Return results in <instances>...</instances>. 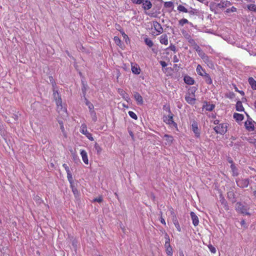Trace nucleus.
<instances>
[{"label":"nucleus","mask_w":256,"mask_h":256,"mask_svg":"<svg viewBox=\"0 0 256 256\" xmlns=\"http://www.w3.org/2000/svg\"><path fill=\"white\" fill-rule=\"evenodd\" d=\"M228 124L226 123H222L214 127V129L216 134L224 135L226 132Z\"/></svg>","instance_id":"f257e3e1"},{"label":"nucleus","mask_w":256,"mask_h":256,"mask_svg":"<svg viewBox=\"0 0 256 256\" xmlns=\"http://www.w3.org/2000/svg\"><path fill=\"white\" fill-rule=\"evenodd\" d=\"M236 182L237 186L241 188H246L248 187L250 180L248 178H236Z\"/></svg>","instance_id":"f03ea898"},{"label":"nucleus","mask_w":256,"mask_h":256,"mask_svg":"<svg viewBox=\"0 0 256 256\" xmlns=\"http://www.w3.org/2000/svg\"><path fill=\"white\" fill-rule=\"evenodd\" d=\"M174 114L171 112L168 114V116H164L163 117V120L169 125L172 126L174 127L177 126V124L173 120Z\"/></svg>","instance_id":"7ed1b4c3"},{"label":"nucleus","mask_w":256,"mask_h":256,"mask_svg":"<svg viewBox=\"0 0 256 256\" xmlns=\"http://www.w3.org/2000/svg\"><path fill=\"white\" fill-rule=\"evenodd\" d=\"M236 211L243 214L250 215V213L247 212V208L240 202H238L236 204Z\"/></svg>","instance_id":"20e7f679"},{"label":"nucleus","mask_w":256,"mask_h":256,"mask_svg":"<svg viewBox=\"0 0 256 256\" xmlns=\"http://www.w3.org/2000/svg\"><path fill=\"white\" fill-rule=\"evenodd\" d=\"M80 132L82 134L85 135L90 140L93 141L94 140L92 134L88 132L86 124H82Z\"/></svg>","instance_id":"39448f33"},{"label":"nucleus","mask_w":256,"mask_h":256,"mask_svg":"<svg viewBox=\"0 0 256 256\" xmlns=\"http://www.w3.org/2000/svg\"><path fill=\"white\" fill-rule=\"evenodd\" d=\"M227 198L232 204H234L236 202V195L233 188H230L228 192Z\"/></svg>","instance_id":"423d86ee"},{"label":"nucleus","mask_w":256,"mask_h":256,"mask_svg":"<svg viewBox=\"0 0 256 256\" xmlns=\"http://www.w3.org/2000/svg\"><path fill=\"white\" fill-rule=\"evenodd\" d=\"M254 123L252 118H248L244 124L246 129L249 132L253 131L254 129Z\"/></svg>","instance_id":"0eeeda50"},{"label":"nucleus","mask_w":256,"mask_h":256,"mask_svg":"<svg viewBox=\"0 0 256 256\" xmlns=\"http://www.w3.org/2000/svg\"><path fill=\"white\" fill-rule=\"evenodd\" d=\"M153 26L154 30L158 32L156 35L162 34L163 32V28L160 24L156 21L153 22Z\"/></svg>","instance_id":"6e6552de"},{"label":"nucleus","mask_w":256,"mask_h":256,"mask_svg":"<svg viewBox=\"0 0 256 256\" xmlns=\"http://www.w3.org/2000/svg\"><path fill=\"white\" fill-rule=\"evenodd\" d=\"M192 130L196 137H199L200 136V132L198 128V123L194 121L192 124Z\"/></svg>","instance_id":"1a4fd4ad"},{"label":"nucleus","mask_w":256,"mask_h":256,"mask_svg":"<svg viewBox=\"0 0 256 256\" xmlns=\"http://www.w3.org/2000/svg\"><path fill=\"white\" fill-rule=\"evenodd\" d=\"M134 96L138 104H143V98L138 92H134Z\"/></svg>","instance_id":"9d476101"},{"label":"nucleus","mask_w":256,"mask_h":256,"mask_svg":"<svg viewBox=\"0 0 256 256\" xmlns=\"http://www.w3.org/2000/svg\"><path fill=\"white\" fill-rule=\"evenodd\" d=\"M118 92L120 94L122 97L124 99L126 100L128 102L130 100L128 94L126 93L122 89L119 88Z\"/></svg>","instance_id":"9b49d317"},{"label":"nucleus","mask_w":256,"mask_h":256,"mask_svg":"<svg viewBox=\"0 0 256 256\" xmlns=\"http://www.w3.org/2000/svg\"><path fill=\"white\" fill-rule=\"evenodd\" d=\"M190 216L192 220V224L194 226H197L199 224L198 217L196 216L194 212H190Z\"/></svg>","instance_id":"f8f14e48"},{"label":"nucleus","mask_w":256,"mask_h":256,"mask_svg":"<svg viewBox=\"0 0 256 256\" xmlns=\"http://www.w3.org/2000/svg\"><path fill=\"white\" fill-rule=\"evenodd\" d=\"M80 154L84 163L88 164V158L87 152H86V151L84 150H81Z\"/></svg>","instance_id":"ddd939ff"},{"label":"nucleus","mask_w":256,"mask_h":256,"mask_svg":"<svg viewBox=\"0 0 256 256\" xmlns=\"http://www.w3.org/2000/svg\"><path fill=\"white\" fill-rule=\"evenodd\" d=\"M171 213H172V214H174L173 218H172L173 222H174L176 228L177 230L179 232H180L181 231V228L180 227V225L178 223V222L176 216L174 214V212H172Z\"/></svg>","instance_id":"4468645a"},{"label":"nucleus","mask_w":256,"mask_h":256,"mask_svg":"<svg viewBox=\"0 0 256 256\" xmlns=\"http://www.w3.org/2000/svg\"><path fill=\"white\" fill-rule=\"evenodd\" d=\"M220 202L221 204L223 206L224 209L226 210H229V207L228 204V202L224 197L222 196L220 197Z\"/></svg>","instance_id":"2eb2a0df"},{"label":"nucleus","mask_w":256,"mask_h":256,"mask_svg":"<svg viewBox=\"0 0 256 256\" xmlns=\"http://www.w3.org/2000/svg\"><path fill=\"white\" fill-rule=\"evenodd\" d=\"M184 80L186 84L190 85L193 84L194 82V80L188 76H186L184 77Z\"/></svg>","instance_id":"dca6fc26"},{"label":"nucleus","mask_w":256,"mask_h":256,"mask_svg":"<svg viewBox=\"0 0 256 256\" xmlns=\"http://www.w3.org/2000/svg\"><path fill=\"white\" fill-rule=\"evenodd\" d=\"M231 5V4L230 2H222L218 4H216V7L221 8H226Z\"/></svg>","instance_id":"f3484780"},{"label":"nucleus","mask_w":256,"mask_h":256,"mask_svg":"<svg viewBox=\"0 0 256 256\" xmlns=\"http://www.w3.org/2000/svg\"><path fill=\"white\" fill-rule=\"evenodd\" d=\"M186 100L188 103L190 104H194L196 102V98L194 97H191L190 96V94H188V95H186L185 97Z\"/></svg>","instance_id":"a211bd4d"},{"label":"nucleus","mask_w":256,"mask_h":256,"mask_svg":"<svg viewBox=\"0 0 256 256\" xmlns=\"http://www.w3.org/2000/svg\"><path fill=\"white\" fill-rule=\"evenodd\" d=\"M203 76L204 79L207 84H212V80L208 74L206 72L203 74V76Z\"/></svg>","instance_id":"6ab92c4d"},{"label":"nucleus","mask_w":256,"mask_h":256,"mask_svg":"<svg viewBox=\"0 0 256 256\" xmlns=\"http://www.w3.org/2000/svg\"><path fill=\"white\" fill-rule=\"evenodd\" d=\"M143 8L144 10H148L152 8V4L150 0H146L144 2H143Z\"/></svg>","instance_id":"aec40b11"},{"label":"nucleus","mask_w":256,"mask_h":256,"mask_svg":"<svg viewBox=\"0 0 256 256\" xmlns=\"http://www.w3.org/2000/svg\"><path fill=\"white\" fill-rule=\"evenodd\" d=\"M160 42L162 44L167 45L168 44V36L166 34H162L160 38Z\"/></svg>","instance_id":"412c9836"},{"label":"nucleus","mask_w":256,"mask_h":256,"mask_svg":"<svg viewBox=\"0 0 256 256\" xmlns=\"http://www.w3.org/2000/svg\"><path fill=\"white\" fill-rule=\"evenodd\" d=\"M248 82L253 90H256V81L253 78H249Z\"/></svg>","instance_id":"4be33fe9"},{"label":"nucleus","mask_w":256,"mask_h":256,"mask_svg":"<svg viewBox=\"0 0 256 256\" xmlns=\"http://www.w3.org/2000/svg\"><path fill=\"white\" fill-rule=\"evenodd\" d=\"M215 106L212 104H209L207 102L206 103V104H204L203 106V108H206V110L208 111L211 112L212 111L214 108Z\"/></svg>","instance_id":"5701e85b"},{"label":"nucleus","mask_w":256,"mask_h":256,"mask_svg":"<svg viewBox=\"0 0 256 256\" xmlns=\"http://www.w3.org/2000/svg\"><path fill=\"white\" fill-rule=\"evenodd\" d=\"M230 168L232 172V176H238V168H236V166L234 164H231Z\"/></svg>","instance_id":"b1692460"},{"label":"nucleus","mask_w":256,"mask_h":256,"mask_svg":"<svg viewBox=\"0 0 256 256\" xmlns=\"http://www.w3.org/2000/svg\"><path fill=\"white\" fill-rule=\"evenodd\" d=\"M196 72L201 76H203V74L206 72L205 70L202 68V66L200 64H198L197 66Z\"/></svg>","instance_id":"393cba45"},{"label":"nucleus","mask_w":256,"mask_h":256,"mask_svg":"<svg viewBox=\"0 0 256 256\" xmlns=\"http://www.w3.org/2000/svg\"><path fill=\"white\" fill-rule=\"evenodd\" d=\"M236 110L238 112H242L244 110V108L242 106V102L240 100L236 102Z\"/></svg>","instance_id":"a878e982"},{"label":"nucleus","mask_w":256,"mask_h":256,"mask_svg":"<svg viewBox=\"0 0 256 256\" xmlns=\"http://www.w3.org/2000/svg\"><path fill=\"white\" fill-rule=\"evenodd\" d=\"M234 118L237 121L240 122L244 119V116L242 114L234 113Z\"/></svg>","instance_id":"bb28decb"},{"label":"nucleus","mask_w":256,"mask_h":256,"mask_svg":"<svg viewBox=\"0 0 256 256\" xmlns=\"http://www.w3.org/2000/svg\"><path fill=\"white\" fill-rule=\"evenodd\" d=\"M54 98H56V96L58 97V100L56 99V103L57 106H62V101L61 98L59 97L58 93L57 92H54Z\"/></svg>","instance_id":"cd10ccee"},{"label":"nucleus","mask_w":256,"mask_h":256,"mask_svg":"<svg viewBox=\"0 0 256 256\" xmlns=\"http://www.w3.org/2000/svg\"><path fill=\"white\" fill-rule=\"evenodd\" d=\"M132 71L134 74H138L140 73V69L138 66H132Z\"/></svg>","instance_id":"c85d7f7f"},{"label":"nucleus","mask_w":256,"mask_h":256,"mask_svg":"<svg viewBox=\"0 0 256 256\" xmlns=\"http://www.w3.org/2000/svg\"><path fill=\"white\" fill-rule=\"evenodd\" d=\"M90 116H91V118H92V120L94 122H96L97 120V116H96V112H94V110H90Z\"/></svg>","instance_id":"c756f323"},{"label":"nucleus","mask_w":256,"mask_h":256,"mask_svg":"<svg viewBox=\"0 0 256 256\" xmlns=\"http://www.w3.org/2000/svg\"><path fill=\"white\" fill-rule=\"evenodd\" d=\"M66 173H67V175H68L67 177H68V180L70 184V186H72V184H74V180L72 178V176L71 174V172H68Z\"/></svg>","instance_id":"7c9ffc66"},{"label":"nucleus","mask_w":256,"mask_h":256,"mask_svg":"<svg viewBox=\"0 0 256 256\" xmlns=\"http://www.w3.org/2000/svg\"><path fill=\"white\" fill-rule=\"evenodd\" d=\"M165 238H166V240L165 242V244H164V247L165 248H168L169 247H171L170 245V238H169V236H168V235L167 234H165Z\"/></svg>","instance_id":"2f4dec72"},{"label":"nucleus","mask_w":256,"mask_h":256,"mask_svg":"<svg viewBox=\"0 0 256 256\" xmlns=\"http://www.w3.org/2000/svg\"><path fill=\"white\" fill-rule=\"evenodd\" d=\"M164 138H166V140L168 142V144L172 143L173 140V138L171 136L165 134L164 136Z\"/></svg>","instance_id":"473e14b6"},{"label":"nucleus","mask_w":256,"mask_h":256,"mask_svg":"<svg viewBox=\"0 0 256 256\" xmlns=\"http://www.w3.org/2000/svg\"><path fill=\"white\" fill-rule=\"evenodd\" d=\"M144 42L146 45H148L149 47H152L154 45V43L152 40L148 38H146L144 39Z\"/></svg>","instance_id":"72a5a7b5"},{"label":"nucleus","mask_w":256,"mask_h":256,"mask_svg":"<svg viewBox=\"0 0 256 256\" xmlns=\"http://www.w3.org/2000/svg\"><path fill=\"white\" fill-rule=\"evenodd\" d=\"M86 106H88L89 110H92L94 108V106L88 100L86 99Z\"/></svg>","instance_id":"f704fd0d"},{"label":"nucleus","mask_w":256,"mask_h":256,"mask_svg":"<svg viewBox=\"0 0 256 256\" xmlns=\"http://www.w3.org/2000/svg\"><path fill=\"white\" fill-rule=\"evenodd\" d=\"M178 10L180 12H188V10L183 6L180 5L178 7Z\"/></svg>","instance_id":"c9c22d12"},{"label":"nucleus","mask_w":256,"mask_h":256,"mask_svg":"<svg viewBox=\"0 0 256 256\" xmlns=\"http://www.w3.org/2000/svg\"><path fill=\"white\" fill-rule=\"evenodd\" d=\"M200 56L205 62H208L209 61L208 56L207 55H206L204 53H203L202 54H200Z\"/></svg>","instance_id":"e433bc0d"},{"label":"nucleus","mask_w":256,"mask_h":256,"mask_svg":"<svg viewBox=\"0 0 256 256\" xmlns=\"http://www.w3.org/2000/svg\"><path fill=\"white\" fill-rule=\"evenodd\" d=\"M94 148L96 151L97 154H100L102 150L100 146L97 143H96L94 144Z\"/></svg>","instance_id":"4c0bfd02"},{"label":"nucleus","mask_w":256,"mask_h":256,"mask_svg":"<svg viewBox=\"0 0 256 256\" xmlns=\"http://www.w3.org/2000/svg\"><path fill=\"white\" fill-rule=\"evenodd\" d=\"M164 6L165 8H173L174 3L172 2H167L164 3Z\"/></svg>","instance_id":"58836bf2"},{"label":"nucleus","mask_w":256,"mask_h":256,"mask_svg":"<svg viewBox=\"0 0 256 256\" xmlns=\"http://www.w3.org/2000/svg\"><path fill=\"white\" fill-rule=\"evenodd\" d=\"M194 48L198 52L199 54H202L204 53L198 44H195V46H194Z\"/></svg>","instance_id":"ea45409f"},{"label":"nucleus","mask_w":256,"mask_h":256,"mask_svg":"<svg viewBox=\"0 0 256 256\" xmlns=\"http://www.w3.org/2000/svg\"><path fill=\"white\" fill-rule=\"evenodd\" d=\"M178 23L180 25L183 26L184 24L188 23V21L186 18H182L179 20Z\"/></svg>","instance_id":"a19ab883"},{"label":"nucleus","mask_w":256,"mask_h":256,"mask_svg":"<svg viewBox=\"0 0 256 256\" xmlns=\"http://www.w3.org/2000/svg\"><path fill=\"white\" fill-rule=\"evenodd\" d=\"M128 113L129 116L132 118H134V120H137L138 119V116H137L136 114L134 112H133L129 111Z\"/></svg>","instance_id":"79ce46f5"},{"label":"nucleus","mask_w":256,"mask_h":256,"mask_svg":"<svg viewBox=\"0 0 256 256\" xmlns=\"http://www.w3.org/2000/svg\"><path fill=\"white\" fill-rule=\"evenodd\" d=\"M248 8L249 10L256 12V6L253 4H251L248 6Z\"/></svg>","instance_id":"37998d69"},{"label":"nucleus","mask_w":256,"mask_h":256,"mask_svg":"<svg viewBox=\"0 0 256 256\" xmlns=\"http://www.w3.org/2000/svg\"><path fill=\"white\" fill-rule=\"evenodd\" d=\"M103 201V198L102 196H99L98 198H94L92 200L93 202H98L100 203Z\"/></svg>","instance_id":"c03bdc74"},{"label":"nucleus","mask_w":256,"mask_h":256,"mask_svg":"<svg viewBox=\"0 0 256 256\" xmlns=\"http://www.w3.org/2000/svg\"><path fill=\"white\" fill-rule=\"evenodd\" d=\"M166 252L168 256H172V247L166 248Z\"/></svg>","instance_id":"a18cd8bd"},{"label":"nucleus","mask_w":256,"mask_h":256,"mask_svg":"<svg viewBox=\"0 0 256 256\" xmlns=\"http://www.w3.org/2000/svg\"><path fill=\"white\" fill-rule=\"evenodd\" d=\"M114 41L115 43L118 46H120V42H121V40H120V38L118 36H114Z\"/></svg>","instance_id":"49530a36"},{"label":"nucleus","mask_w":256,"mask_h":256,"mask_svg":"<svg viewBox=\"0 0 256 256\" xmlns=\"http://www.w3.org/2000/svg\"><path fill=\"white\" fill-rule=\"evenodd\" d=\"M163 110L168 112V114H170L172 112L170 111V106L166 104H165L163 106Z\"/></svg>","instance_id":"de8ad7c7"},{"label":"nucleus","mask_w":256,"mask_h":256,"mask_svg":"<svg viewBox=\"0 0 256 256\" xmlns=\"http://www.w3.org/2000/svg\"><path fill=\"white\" fill-rule=\"evenodd\" d=\"M236 8L234 6H232L230 8H228L226 10V12L227 13H229L230 12H236Z\"/></svg>","instance_id":"09e8293b"},{"label":"nucleus","mask_w":256,"mask_h":256,"mask_svg":"<svg viewBox=\"0 0 256 256\" xmlns=\"http://www.w3.org/2000/svg\"><path fill=\"white\" fill-rule=\"evenodd\" d=\"M208 248L210 250L213 254H215L216 252V248L213 246L212 245H210L208 246Z\"/></svg>","instance_id":"8fccbe9b"},{"label":"nucleus","mask_w":256,"mask_h":256,"mask_svg":"<svg viewBox=\"0 0 256 256\" xmlns=\"http://www.w3.org/2000/svg\"><path fill=\"white\" fill-rule=\"evenodd\" d=\"M58 123L60 125V128L62 131V132L64 134V124H63V122L62 121V120H59L58 121Z\"/></svg>","instance_id":"3c124183"},{"label":"nucleus","mask_w":256,"mask_h":256,"mask_svg":"<svg viewBox=\"0 0 256 256\" xmlns=\"http://www.w3.org/2000/svg\"><path fill=\"white\" fill-rule=\"evenodd\" d=\"M72 189V191L74 193V195H76V194H78V190H77V189L74 186V184H72V186H70Z\"/></svg>","instance_id":"603ef678"},{"label":"nucleus","mask_w":256,"mask_h":256,"mask_svg":"<svg viewBox=\"0 0 256 256\" xmlns=\"http://www.w3.org/2000/svg\"><path fill=\"white\" fill-rule=\"evenodd\" d=\"M49 80L53 86H54L55 85H56V84L54 80V79L53 78L52 76H49Z\"/></svg>","instance_id":"864d4df0"},{"label":"nucleus","mask_w":256,"mask_h":256,"mask_svg":"<svg viewBox=\"0 0 256 256\" xmlns=\"http://www.w3.org/2000/svg\"><path fill=\"white\" fill-rule=\"evenodd\" d=\"M132 2L136 4H141L143 3L144 0H132Z\"/></svg>","instance_id":"5fc2aeb1"},{"label":"nucleus","mask_w":256,"mask_h":256,"mask_svg":"<svg viewBox=\"0 0 256 256\" xmlns=\"http://www.w3.org/2000/svg\"><path fill=\"white\" fill-rule=\"evenodd\" d=\"M34 200L38 202V203H40L42 202V200L41 199V198L38 196H36L34 198Z\"/></svg>","instance_id":"6e6d98bb"},{"label":"nucleus","mask_w":256,"mask_h":256,"mask_svg":"<svg viewBox=\"0 0 256 256\" xmlns=\"http://www.w3.org/2000/svg\"><path fill=\"white\" fill-rule=\"evenodd\" d=\"M168 49L172 51L176 52V48L175 46L171 44L170 46L168 48Z\"/></svg>","instance_id":"4d7b16f0"},{"label":"nucleus","mask_w":256,"mask_h":256,"mask_svg":"<svg viewBox=\"0 0 256 256\" xmlns=\"http://www.w3.org/2000/svg\"><path fill=\"white\" fill-rule=\"evenodd\" d=\"M188 42L192 46H195V44H197L195 41L194 40L192 39V38H190L188 40Z\"/></svg>","instance_id":"13d9d810"},{"label":"nucleus","mask_w":256,"mask_h":256,"mask_svg":"<svg viewBox=\"0 0 256 256\" xmlns=\"http://www.w3.org/2000/svg\"><path fill=\"white\" fill-rule=\"evenodd\" d=\"M62 166L64 168V169L66 170V172H70V170L69 167L66 164H63Z\"/></svg>","instance_id":"bf43d9fd"},{"label":"nucleus","mask_w":256,"mask_h":256,"mask_svg":"<svg viewBox=\"0 0 256 256\" xmlns=\"http://www.w3.org/2000/svg\"><path fill=\"white\" fill-rule=\"evenodd\" d=\"M160 64L162 66V67H163V68L166 67V66H167V64L164 61H160Z\"/></svg>","instance_id":"052dcab7"},{"label":"nucleus","mask_w":256,"mask_h":256,"mask_svg":"<svg viewBox=\"0 0 256 256\" xmlns=\"http://www.w3.org/2000/svg\"><path fill=\"white\" fill-rule=\"evenodd\" d=\"M180 66H178L177 64H174V70H176V71H178L179 70H180Z\"/></svg>","instance_id":"680f3d73"},{"label":"nucleus","mask_w":256,"mask_h":256,"mask_svg":"<svg viewBox=\"0 0 256 256\" xmlns=\"http://www.w3.org/2000/svg\"><path fill=\"white\" fill-rule=\"evenodd\" d=\"M128 133H129L130 135V136L132 137V139L134 140V135L133 134L132 132L130 130H128Z\"/></svg>","instance_id":"e2e57ef3"},{"label":"nucleus","mask_w":256,"mask_h":256,"mask_svg":"<svg viewBox=\"0 0 256 256\" xmlns=\"http://www.w3.org/2000/svg\"><path fill=\"white\" fill-rule=\"evenodd\" d=\"M179 61L178 58H177L176 56H174L173 58V62H178Z\"/></svg>","instance_id":"0e129e2a"},{"label":"nucleus","mask_w":256,"mask_h":256,"mask_svg":"<svg viewBox=\"0 0 256 256\" xmlns=\"http://www.w3.org/2000/svg\"><path fill=\"white\" fill-rule=\"evenodd\" d=\"M196 88L195 87H192V89L190 90L191 92H192V94H193L194 96L195 97V96H194V92H196Z\"/></svg>","instance_id":"69168bd1"},{"label":"nucleus","mask_w":256,"mask_h":256,"mask_svg":"<svg viewBox=\"0 0 256 256\" xmlns=\"http://www.w3.org/2000/svg\"><path fill=\"white\" fill-rule=\"evenodd\" d=\"M220 121L218 120H216L214 122V124L216 125H219L220 124H219Z\"/></svg>","instance_id":"338daca9"},{"label":"nucleus","mask_w":256,"mask_h":256,"mask_svg":"<svg viewBox=\"0 0 256 256\" xmlns=\"http://www.w3.org/2000/svg\"><path fill=\"white\" fill-rule=\"evenodd\" d=\"M195 10H190V11H188V12L190 14H195V12H194Z\"/></svg>","instance_id":"774afa93"}]
</instances>
